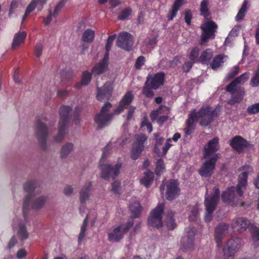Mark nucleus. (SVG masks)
Masks as SVG:
<instances>
[{
    "label": "nucleus",
    "mask_w": 259,
    "mask_h": 259,
    "mask_svg": "<svg viewBox=\"0 0 259 259\" xmlns=\"http://www.w3.org/2000/svg\"><path fill=\"white\" fill-rule=\"evenodd\" d=\"M213 55V52L210 49L203 51L199 57V61L204 64H207Z\"/></svg>",
    "instance_id": "nucleus-34"
},
{
    "label": "nucleus",
    "mask_w": 259,
    "mask_h": 259,
    "mask_svg": "<svg viewBox=\"0 0 259 259\" xmlns=\"http://www.w3.org/2000/svg\"><path fill=\"white\" fill-rule=\"evenodd\" d=\"M74 144L72 143H66L62 146L60 150V157L66 158L74 150Z\"/></svg>",
    "instance_id": "nucleus-29"
},
{
    "label": "nucleus",
    "mask_w": 259,
    "mask_h": 259,
    "mask_svg": "<svg viewBox=\"0 0 259 259\" xmlns=\"http://www.w3.org/2000/svg\"><path fill=\"white\" fill-rule=\"evenodd\" d=\"M156 140V143L154 147L155 152L158 155L161 154L160 153L159 146H160L164 141V139L159 136L158 134H154Z\"/></svg>",
    "instance_id": "nucleus-43"
},
{
    "label": "nucleus",
    "mask_w": 259,
    "mask_h": 259,
    "mask_svg": "<svg viewBox=\"0 0 259 259\" xmlns=\"http://www.w3.org/2000/svg\"><path fill=\"white\" fill-rule=\"evenodd\" d=\"M214 112L209 106L202 107L198 112L196 111L195 119L199 121L200 125L206 126L212 122Z\"/></svg>",
    "instance_id": "nucleus-7"
},
{
    "label": "nucleus",
    "mask_w": 259,
    "mask_h": 259,
    "mask_svg": "<svg viewBox=\"0 0 259 259\" xmlns=\"http://www.w3.org/2000/svg\"><path fill=\"white\" fill-rule=\"evenodd\" d=\"M162 109H164L165 110H167L166 107L164 106H160L158 109L153 111L150 114V117L152 120H154L157 119L159 115L161 114V110Z\"/></svg>",
    "instance_id": "nucleus-50"
},
{
    "label": "nucleus",
    "mask_w": 259,
    "mask_h": 259,
    "mask_svg": "<svg viewBox=\"0 0 259 259\" xmlns=\"http://www.w3.org/2000/svg\"><path fill=\"white\" fill-rule=\"evenodd\" d=\"M198 214V208L197 205L194 206L191 210V214H190L189 217V219L191 221H195Z\"/></svg>",
    "instance_id": "nucleus-55"
},
{
    "label": "nucleus",
    "mask_w": 259,
    "mask_h": 259,
    "mask_svg": "<svg viewBox=\"0 0 259 259\" xmlns=\"http://www.w3.org/2000/svg\"><path fill=\"white\" fill-rule=\"evenodd\" d=\"M227 56L223 54L216 56L210 63L211 68L213 70H216L223 66L225 60L227 59Z\"/></svg>",
    "instance_id": "nucleus-30"
},
{
    "label": "nucleus",
    "mask_w": 259,
    "mask_h": 259,
    "mask_svg": "<svg viewBox=\"0 0 259 259\" xmlns=\"http://www.w3.org/2000/svg\"><path fill=\"white\" fill-rule=\"evenodd\" d=\"M18 235L21 239H26L27 238L28 234L26 230V227L24 226H20L18 231Z\"/></svg>",
    "instance_id": "nucleus-54"
},
{
    "label": "nucleus",
    "mask_w": 259,
    "mask_h": 259,
    "mask_svg": "<svg viewBox=\"0 0 259 259\" xmlns=\"http://www.w3.org/2000/svg\"><path fill=\"white\" fill-rule=\"evenodd\" d=\"M163 209L164 204L160 203L151 211L148 219V225L150 227L159 228L163 226L162 215Z\"/></svg>",
    "instance_id": "nucleus-10"
},
{
    "label": "nucleus",
    "mask_w": 259,
    "mask_h": 259,
    "mask_svg": "<svg viewBox=\"0 0 259 259\" xmlns=\"http://www.w3.org/2000/svg\"><path fill=\"white\" fill-rule=\"evenodd\" d=\"M200 28L202 30L201 36V45L207 42L208 39L214 38L215 33L218 28L215 22L212 21H206L201 26Z\"/></svg>",
    "instance_id": "nucleus-11"
},
{
    "label": "nucleus",
    "mask_w": 259,
    "mask_h": 259,
    "mask_svg": "<svg viewBox=\"0 0 259 259\" xmlns=\"http://www.w3.org/2000/svg\"><path fill=\"white\" fill-rule=\"evenodd\" d=\"M205 159L199 170V173L202 177H208L213 174L217 160L212 159Z\"/></svg>",
    "instance_id": "nucleus-18"
},
{
    "label": "nucleus",
    "mask_w": 259,
    "mask_h": 259,
    "mask_svg": "<svg viewBox=\"0 0 259 259\" xmlns=\"http://www.w3.org/2000/svg\"><path fill=\"white\" fill-rule=\"evenodd\" d=\"M167 190L166 192V199L169 200L174 199L179 194L180 189L178 182L174 180H170L166 184Z\"/></svg>",
    "instance_id": "nucleus-20"
},
{
    "label": "nucleus",
    "mask_w": 259,
    "mask_h": 259,
    "mask_svg": "<svg viewBox=\"0 0 259 259\" xmlns=\"http://www.w3.org/2000/svg\"><path fill=\"white\" fill-rule=\"evenodd\" d=\"M173 215L174 214L172 212L170 211L168 213L166 217V224L168 229L169 230H173L176 227V224L172 218Z\"/></svg>",
    "instance_id": "nucleus-42"
},
{
    "label": "nucleus",
    "mask_w": 259,
    "mask_h": 259,
    "mask_svg": "<svg viewBox=\"0 0 259 259\" xmlns=\"http://www.w3.org/2000/svg\"><path fill=\"white\" fill-rule=\"evenodd\" d=\"M129 209L135 217H138L142 211V207L137 200H134L131 202Z\"/></svg>",
    "instance_id": "nucleus-35"
},
{
    "label": "nucleus",
    "mask_w": 259,
    "mask_h": 259,
    "mask_svg": "<svg viewBox=\"0 0 259 259\" xmlns=\"http://www.w3.org/2000/svg\"><path fill=\"white\" fill-rule=\"evenodd\" d=\"M134 99V95L132 91L127 92L121 100L119 105L114 111V114H118L132 103Z\"/></svg>",
    "instance_id": "nucleus-21"
},
{
    "label": "nucleus",
    "mask_w": 259,
    "mask_h": 259,
    "mask_svg": "<svg viewBox=\"0 0 259 259\" xmlns=\"http://www.w3.org/2000/svg\"><path fill=\"white\" fill-rule=\"evenodd\" d=\"M192 13L190 10H186L185 13V21L187 25H190L192 19Z\"/></svg>",
    "instance_id": "nucleus-63"
},
{
    "label": "nucleus",
    "mask_w": 259,
    "mask_h": 259,
    "mask_svg": "<svg viewBox=\"0 0 259 259\" xmlns=\"http://www.w3.org/2000/svg\"><path fill=\"white\" fill-rule=\"evenodd\" d=\"M247 5V1L246 0H244L241 9L235 17V20L236 21H240L243 19L248 8Z\"/></svg>",
    "instance_id": "nucleus-38"
},
{
    "label": "nucleus",
    "mask_w": 259,
    "mask_h": 259,
    "mask_svg": "<svg viewBox=\"0 0 259 259\" xmlns=\"http://www.w3.org/2000/svg\"><path fill=\"white\" fill-rule=\"evenodd\" d=\"M183 4V0H176L174 2L172 9L169 11L167 14V19L168 20H172L176 16L178 11Z\"/></svg>",
    "instance_id": "nucleus-31"
},
{
    "label": "nucleus",
    "mask_w": 259,
    "mask_h": 259,
    "mask_svg": "<svg viewBox=\"0 0 259 259\" xmlns=\"http://www.w3.org/2000/svg\"><path fill=\"white\" fill-rule=\"evenodd\" d=\"M208 3L207 0H203L200 4V11L201 14L206 19H208L210 16V12L208 8Z\"/></svg>",
    "instance_id": "nucleus-39"
},
{
    "label": "nucleus",
    "mask_w": 259,
    "mask_h": 259,
    "mask_svg": "<svg viewBox=\"0 0 259 259\" xmlns=\"http://www.w3.org/2000/svg\"><path fill=\"white\" fill-rule=\"evenodd\" d=\"M153 88H151L150 84H146L145 82V85L143 88V93L148 98H152L154 96V92L152 90Z\"/></svg>",
    "instance_id": "nucleus-48"
},
{
    "label": "nucleus",
    "mask_w": 259,
    "mask_h": 259,
    "mask_svg": "<svg viewBox=\"0 0 259 259\" xmlns=\"http://www.w3.org/2000/svg\"><path fill=\"white\" fill-rule=\"evenodd\" d=\"M243 171L239 176V182L236 187H231L222 194L223 201L227 203L236 204L237 195L241 196L247 184V178L249 174L253 172L252 168L249 165H245L241 168Z\"/></svg>",
    "instance_id": "nucleus-1"
},
{
    "label": "nucleus",
    "mask_w": 259,
    "mask_h": 259,
    "mask_svg": "<svg viewBox=\"0 0 259 259\" xmlns=\"http://www.w3.org/2000/svg\"><path fill=\"white\" fill-rule=\"evenodd\" d=\"M91 187V183L88 182L81 188L79 193V198L81 203H85L89 200Z\"/></svg>",
    "instance_id": "nucleus-27"
},
{
    "label": "nucleus",
    "mask_w": 259,
    "mask_h": 259,
    "mask_svg": "<svg viewBox=\"0 0 259 259\" xmlns=\"http://www.w3.org/2000/svg\"><path fill=\"white\" fill-rule=\"evenodd\" d=\"M131 10L129 8H126L121 12L118 15V18L120 20H125L127 19L131 15Z\"/></svg>",
    "instance_id": "nucleus-53"
},
{
    "label": "nucleus",
    "mask_w": 259,
    "mask_h": 259,
    "mask_svg": "<svg viewBox=\"0 0 259 259\" xmlns=\"http://www.w3.org/2000/svg\"><path fill=\"white\" fill-rule=\"evenodd\" d=\"M113 90L112 83L108 82L105 83L102 89L98 88L97 98L98 100H108L111 95Z\"/></svg>",
    "instance_id": "nucleus-22"
},
{
    "label": "nucleus",
    "mask_w": 259,
    "mask_h": 259,
    "mask_svg": "<svg viewBox=\"0 0 259 259\" xmlns=\"http://www.w3.org/2000/svg\"><path fill=\"white\" fill-rule=\"evenodd\" d=\"M65 2L64 1H60L55 7L52 15L54 17L56 18L59 14L61 10L64 7Z\"/></svg>",
    "instance_id": "nucleus-51"
},
{
    "label": "nucleus",
    "mask_w": 259,
    "mask_h": 259,
    "mask_svg": "<svg viewBox=\"0 0 259 259\" xmlns=\"http://www.w3.org/2000/svg\"><path fill=\"white\" fill-rule=\"evenodd\" d=\"M247 112L249 115L255 114L259 112V103L253 104L247 108Z\"/></svg>",
    "instance_id": "nucleus-47"
},
{
    "label": "nucleus",
    "mask_w": 259,
    "mask_h": 259,
    "mask_svg": "<svg viewBox=\"0 0 259 259\" xmlns=\"http://www.w3.org/2000/svg\"><path fill=\"white\" fill-rule=\"evenodd\" d=\"M186 235L181 240V248L184 251L193 248L196 230L190 227L186 229Z\"/></svg>",
    "instance_id": "nucleus-16"
},
{
    "label": "nucleus",
    "mask_w": 259,
    "mask_h": 259,
    "mask_svg": "<svg viewBox=\"0 0 259 259\" xmlns=\"http://www.w3.org/2000/svg\"><path fill=\"white\" fill-rule=\"evenodd\" d=\"M241 240L239 238L229 240L224 247V259H234V254L239 249Z\"/></svg>",
    "instance_id": "nucleus-13"
},
{
    "label": "nucleus",
    "mask_w": 259,
    "mask_h": 259,
    "mask_svg": "<svg viewBox=\"0 0 259 259\" xmlns=\"http://www.w3.org/2000/svg\"><path fill=\"white\" fill-rule=\"evenodd\" d=\"M108 59L109 57H106V55H105L103 59L93 68L92 73L93 74L97 75L102 74L105 72L107 67Z\"/></svg>",
    "instance_id": "nucleus-28"
},
{
    "label": "nucleus",
    "mask_w": 259,
    "mask_h": 259,
    "mask_svg": "<svg viewBox=\"0 0 259 259\" xmlns=\"http://www.w3.org/2000/svg\"><path fill=\"white\" fill-rule=\"evenodd\" d=\"M250 85L252 87H256L259 85V64L258 68L254 73V75L251 78Z\"/></svg>",
    "instance_id": "nucleus-44"
},
{
    "label": "nucleus",
    "mask_w": 259,
    "mask_h": 259,
    "mask_svg": "<svg viewBox=\"0 0 259 259\" xmlns=\"http://www.w3.org/2000/svg\"><path fill=\"white\" fill-rule=\"evenodd\" d=\"M95 37V31L91 29H88L85 30L82 36V38L83 41L87 42H92Z\"/></svg>",
    "instance_id": "nucleus-37"
},
{
    "label": "nucleus",
    "mask_w": 259,
    "mask_h": 259,
    "mask_svg": "<svg viewBox=\"0 0 259 259\" xmlns=\"http://www.w3.org/2000/svg\"><path fill=\"white\" fill-rule=\"evenodd\" d=\"M133 225V222L128 221L125 224H120L113 228L108 233V240L110 242H118L123 238L124 235L127 232Z\"/></svg>",
    "instance_id": "nucleus-6"
},
{
    "label": "nucleus",
    "mask_w": 259,
    "mask_h": 259,
    "mask_svg": "<svg viewBox=\"0 0 259 259\" xmlns=\"http://www.w3.org/2000/svg\"><path fill=\"white\" fill-rule=\"evenodd\" d=\"M153 172L150 170H146L144 172V177L140 180V183L146 187H149L153 181Z\"/></svg>",
    "instance_id": "nucleus-32"
},
{
    "label": "nucleus",
    "mask_w": 259,
    "mask_h": 259,
    "mask_svg": "<svg viewBox=\"0 0 259 259\" xmlns=\"http://www.w3.org/2000/svg\"><path fill=\"white\" fill-rule=\"evenodd\" d=\"M147 140V137L143 134L137 135L135 137V141L133 145L131 150V157L136 160L140 156L142 151L144 149V143Z\"/></svg>",
    "instance_id": "nucleus-14"
},
{
    "label": "nucleus",
    "mask_w": 259,
    "mask_h": 259,
    "mask_svg": "<svg viewBox=\"0 0 259 259\" xmlns=\"http://www.w3.org/2000/svg\"><path fill=\"white\" fill-rule=\"evenodd\" d=\"M164 74L163 72H158L154 75H148L147 77L146 84H150L151 88L156 90L163 84Z\"/></svg>",
    "instance_id": "nucleus-19"
},
{
    "label": "nucleus",
    "mask_w": 259,
    "mask_h": 259,
    "mask_svg": "<svg viewBox=\"0 0 259 259\" xmlns=\"http://www.w3.org/2000/svg\"><path fill=\"white\" fill-rule=\"evenodd\" d=\"M145 62V58L144 56H141L139 57L136 61L135 67L138 69H141L142 65H144Z\"/></svg>",
    "instance_id": "nucleus-58"
},
{
    "label": "nucleus",
    "mask_w": 259,
    "mask_h": 259,
    "mask_svg": "<svg viewBox=\"0 0 259 259\" xmlns=\"http://www.w3.org/2000/svg\"><path fill=\"white\" fill-rule=\"evenodd\" d=\"M250 225V222L245 218H238L235 220L233 224V228L238 232H243L247 228H249Z\"/></svg>",
    "instance_id": "nucleus-25"
},
{
    "label": "nucleus",
    "mask_w": 259,
    "mask_h": 259,
    "mask_svg": "<svg viewBox=\"0 0 259 259\" xmlns=\"http://www.w3.org/2000/svg\"><path fill=\"white\" fill-rule=\"evenodd\" d=\"M36 187V184L34 182H28L24 186L25 191L30 193L32 192Z\"/></svg>",
    "instance_id": "nucleus-52"
},
{
    "label": "nucleus",
    "mask_w": 259,
    "mask_h": 259,
    "mask_svg": "<svg viewBox=\"0 0 259 259\" xmlns=\"http://www.w3.org/2000/svg\"><path fill=\"white\" fill-rule=\"evenodd\" d=\"M219 138H214L210 140L204 146L203 151V158L204 159H212L217 160L220 156V154L216 153L219 149Z\"/></svg>",
    "instance_id": "nucleus-8"
},
{
    "label": "nucleus",
    "mask_w": 259,
    "mask_h": 259,
    "mask_svg": "<svg viewBox=\"0 0 259 259\" xmlns=\"http://www.w3.org/2000/svg\"><path fill=\"white\" fill-rule=\"evenodd\" d=\"M36 6V0H32L29 4L26 10L27 11V13H30L32 12L35 9Z\"/></svg>",
    "instance_id": "nucleus-62"
},
{
    "label": "nucleus",
    "mask_w": 259,
    "mask_h": 259,
    "mask_svg": "<svg viewBox=\"0 0 259 259\" xmlns=\"http://www.w3.org/2000/svg\"><path fill=\"white\" fill-rule=\"evenodd\" d=\"M249 230L253 239L255 241L259 240V228L253 225H251L249 227Z\"/></svg>",
    "instance_id": "nucleus-46"
},
{
    "label": "nucleus",
    "mask_w": 259,
    "mask_h": 259,
    "mask_svg": "<svg viewBox=\"0 0 259 259\" xmlns=\"http://www.w3.org/2000/svg\"><path fill=\"white\" fill-rule=\"evenodd\" d=\"M92 78L91 74L88 71H84L82 73L81 84L83 85H87L91 81Z\"/></svg>",
    "instance_id": "nucleus-49"
},
{
    "label": "nucleus",
    "mask_w": 259,
    "mask_h": 259,
    "mask_svg": "<svg viewBox=\"0 0 259 259\" xmlns=\"http://www.w3.org/2000/svg\"><path fill=\"white\" fill-rule=\"evenodd\" d=\"M43 47L41 44L37 45L34 50V54L36 57L39 58L42 54Z\"/></svg>",
    "instance_id": "nucleus-61"
},
{
    "label": "nucleus",
    "mask_w": 259,
    "mask_h": 259,
    "mask_svg": "<svg viewBox=\"0 0 259 259\" xmlns=\"http://www.w3.org/2000/svg\"><path fill=\"white\" fill-rule=\"evenodd\" d=\"M112 105L110 103H105L100 112L95 116V121L99 128L107 125L113 117L114 113H108Z\"/></svg>",
    "instance_id": "nucleus-9"
},
{
    "label": "nucleus",
    "mask_w": 259,
    "mask_h": 259,
    "mask_svg": "<svg viewBox=\"0 0 259 259\" xmlns=\"http://www.w3.org/2000/svg\"><path fill=\"white\" fill-rule=\"evenodd\" d=\"M48 200V197L47 196H41L32 199L31 196L28 195L24 199L23 210L24 211L29 207L35 210H40L46 205Z\"/></svg>",
    "instance_id": "nucleus-12"
},
{
    "label": "nucleus",
    "mask_w": 259,
    "mask_h": 259,
    "mask_svg": "<svg viewBox=\"0 0 259 259\" xmlns=\"http://www.w3.org/2000/svg\"><path fill=\"white\" fill-rule=\"evenodd\" d=\"M220 191L218 188L213 190V194L210 196H206L204 202L207 214L205 216V222H209L211 219V213L215 209L219 201Z\"/></svg>",
    "instance_id": "nucleus-5"
},
{
    "label": "nucleus",
    "mask_w": 259,
    "mask_h": 259,
    "mask_svg": "<svg viewBox=\"0 0 259 259\" xmlns=\"http://www.w3.org/2000/svg\"><path fill=\"white\" fill-rule=\"evenodd\" d=\"M229 226L226 224H220L215 228V238L218 245H221L223 237L228 233Z\"/></svg>",
    "instance_id": "nucleus-23"
},
{
    "label": "nucleus",
    "mask_w": 259,
    "mask_h": 259,
    "mask_svg": "<svg viewBox=\"0 0 259 259\" xmlns=\"http://www.w3.org/2000/svg\"><path fill=\"white\" fill-rule=\"evenodd\" d=\"M120 190V183L118 182H114L112 184L111 191L115 194L119 195Z\"/></svg>",
    "instance_id": "nucleus-56"
},
{
    "label": "nucleus",
    "mask_w": 259,
    "mask_h": 259,
    "mask_svg": "<svg viewBox=\"0 0 259 259\" xmlns=\"http://www.w3.org/2000/svg\"><path fill=\"white\" fill-rule=\"evenodd\" d=\"M36 136L40 144L42 149H46V142L48 132L46 125L40 121H37L35 126Z\"/></svg>",
    "instance_id": "nucleus-15"
},
{
    "label": "nucleus",
    "mask_w": 259,
    "mask_h": 259,
    "mask_svg": "<svg viewBox=\"0 0 259 259\" xmlns=\"http://www.w3.org/2000/svg\"><path fill=\"white\" fill-rule=\"evenodd\" d=\"M110 149V144H108L103 149L102 158L100 161V169L101 177L105 179L108 180L110 178L115 179L120 173L122 167L121 162L118 161L114 166L105 163V158L108 151Z\"/></svg>",
    "instance_id": "nucleus-3"
},
{
    "label": "nucleus",
    "mask_w": 259,
    "mask_h": 259,
    "mask_svg": "<svg viewBox=\"0 0 259 259\" xmlns=\"http://www.w3.org/2000/svg\"><path fill=\"white\" fill-rule=\"evenodd\" d=\"M89 216L87 215L85 218L84 219L83 223L80 227V232L78 236V244L81 243L84 237L85 236V232L88 223Z\"/></svg>",
    "instance_id": "nucleus-36"
},
{
    "label": "nucleus",
    "mask_w": 259,
    "mask_h": 259,
    "mask_svg": "<svg viewBox=\"0 0 259 259\" xmlns=\"http://www.w3.org/2000/svg\"><path fill=\"white\" fill-rule=\"evenodd\" d=\"M116 37V34H114L113 35L109 36L108 37L107 43L106 45V57H109V52L112 45L113 42L114 40Z\"/></svg>",
    "instance_id": "nucleus-45"
},
{
    "label": "nucleus",
    "mask_w": 259,
    "mask_h": 259,
    "mask_svg": "<svg viewBox=\"0 0 259 259\" xmlns=\"http://www.w3.org/2000/svg\"><path fill=\"white\" fill-rule=\"evenodd\" d=\"M72 109L69 106H64L60 108V120L59 122L58 134L55 138L57 142H61L64 137L70 119L69 113Z\"/></svg>",
    "instance_id": "nucleus-4"
},
{
    "label": "nucleus",
    "mask_w": 259,
    "mask_h": 259,
    "mask_svg": "<svg viewBox=\"0 0 259 259\" xmlns=\"http://www.w3.org/2000/svg\"><path fill=\"white\" fill-rule=\"evenodd\" d=\"M171 141V140L170 138L167 140L166 143H165V145L163 147L162 153H161V154L163 155H165L166 154L167 151L171 146V144H170Z\"/></svg>",
    "instance_id": "nucleus-64"
},
{
    "label": "nucleus",
    "mask_w": 259,
    "mask_h": 259,
    "mask_svg": "<svg viewBox=\"0 0 259 259\" xmlns=\"http://www.w3.org/2000/svg\"><path fill=\"white\" fill-rule=\"evenodd\" d=\"M239 68L238 66H234L228 73L227 76L228 79H230L236 76L239 72Z\"/></svg>",
    "instance_id": "nucleus-57"
},
{
    "label": "nucleus",
    "mask_w": 259,
    "mask_h": 259,
    "mask_svg": "<svg viewBox=\"0 0 259 259\" xmlns=\"http://www.w3.org/2000/svg\"><path fill=\"white\" fill-rule=\"evenodd\" d=\"M141 126H146L149 133H151L152 131V124L148 121V119L146 117L143 118L141 122Z\"/></svg>",
    "instance_id": "nucleus-59"
},
{
    "label": "nucleus",
    "mask_w": 259,
    "mask_h": 259,
    "mask_svg": "<svg viewBox=\"0 0 259 259\" xmlns=\"http://www.w3.org/2000/svg\"><path fill=\"white\" fill-rule=\"evenodd\" d=\"M196 110L194 109L191 112L188 116V118L186 121V127L185 128V133L186 135L191 134L194 131L196 126L195 122Z\"/></svg>",
    "instance_id": "nucleus-24"
},
{
    "label": "nucleus",
    "mask_w": 259,
    "mask_h": 259,
    "mask_svg": "<svg viewBox=\"0 0 259 259\" xmlns=\"http://www.w3.org/2000/svg\"><path fill=\"white\" fill-rule=\"evenodd\" d=\"M231 145L238 152H240L247 146V142L240 136H236L231 141Z\"/></svg>",
    "instance_id": "nucleus-26"
},
{
    "label": "nucleus",
    "mask_w": 259,
    "mask_h": 259,
    "mask_svg": "<svg viewBox=\"0 0 259 259\" xmlns=\"http://www.w3.org/2000/svg\"><path fill=\"white\" fill-rule=\"evenodd\" d=\"M26 37V33L24 31L16 33L13 39V41L12 45V48L15 49L22 44Z\"/></svg>",
    "instance_id": "nucleus-33"
},
{
    "label": "nucleus",
    "mask_w": 259,
    "mask_h": 259,
    "mask_svg": "<svg viewBox=\"0 0 259 259\" xmlns=\"http://www.w3.org/2000/svg\"><path fill=\"white\" fill-rule=\"evenodd\" d=\"M200 52V49L198 47H195L191 50L189 58L193 63L198 62L199 57H198Z\"/></svg>",
    "instance_id": "nucleus-41"
},
{
    "label": "nucleus",
    "mask_w": 259,
    "mask_h": 259,
    "mask_svg": "<svg viewBox=\"0 0 259 259\" xmlns=\"http://www.w3.org/2000/svg\"><path fill=\"white\" fill-rule=\"evenodd\" d=\"M249 75L248 72L244 73L226 87V91L231 95V98L228 101L229 104L232 105L242 101L245 95V90L241 85L248 80Z\"/></svg>",
    "instance_id": "nucleus-2"
},
{
    "label": "nucleus",
    "mask_w": 259,
    "mask_h": 259,
    "mask_svg": "<svg viewBox=\"0 0 259 259\" xmlns=\"http://www.w3.org/2000/svg\"><path fill=\"white\" fill-rule=\"evenodd\" d=\"M117 46L127 51L131 50L134 44L132 35L126 32L123 31L119 33L116 41Z\"/></svg>",
    "instance_id": "nucleus-17"
},
{
    "label": "nucleus",
    "mask_w": 259,
    "mask_h": 259,
    "mask_svg": "<svg viewBox=\"0 0 259 259\" xmlns=\"http://www.w3.org/2000/svg\"><path fill=\"white\" fill-rule=\"evenodd\" d=\"M165 165L161 158L157 159L155 173L156 175H160L165 171Z\"/></svg>",
    "instance_id": "nucleus-40"
},
{
    "label": "nucleus",
    "mask_w": 259,
    "mask_h": 259,
    "mask_svg": "<svg viewBox=\"0 0 259 259\" xmlns=\"http://www.w3.org/2000/svg\"><path fill=\"white\" fill-rule=\"evenodd\" d=\"M73 188L71 185H66L63 189V193L67 196H71L73 193Z\"/></svg>",
    "instance_id": "nucleus-60"
}]
</instances>
